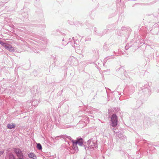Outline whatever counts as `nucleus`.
Wrapping results in <instances>:
<instances>
[{
  "mask_svg": "<svg viewBox=\"0 0 159 159\" xmlns=\"http://www.w3.org/2000/svg\"><path fill=\"white\" fill-rule=\"evenodd\" d=\"M117 116L115 114H113L111 118V125L113 127L116 126L117 123Z\"/></svg>",
  "mask_w": 159,
  "mask_h": 159,
  "instance_id": "f257e3e1",
  "label": "nucleus"
},
{
  "mask_svg": "<svg viewBox=\"0 0 159 159\" xmlns=\"http://www.w3.org/2000/svg\"><path fill=\"white\" fill-rule=\"evenodd\" d=\"M72 142L74 146H76L77 144L79 146H82L83 144V141L82 138L77 139L76 141L73 140H72Z\"/></svg>",
  "mask_w": 159,
  "mask_h": 159,
  "instance_id": "f03ea898",
  "label": "nucleus"
},
{
  "mask_svg": "<svg viewBox=\"0 0 159 159\" xmlns=\"http://www.w3.org/2000/svg\"><path fill=\"white\" fill-rule=\"evenodd\" d=\"M0 43L6 49L10 51H14V49L11 45L6 43Z\"/></svg>",
  "mask_w": 159,
  "mask_h": 159,
  "instance_id": "7ed1b4c3",
  "label": "nucleus"
},
{
  "mask_svg": "<svg viewBox=\"0 0 159 159\" xmlns=\"http://www.w3.org/2000/svg\"><path fill=\"white\" fill-rule=\"evenodd\" d=\"M14 151L18 157H22V156H23L22 151L20 149L15 148L14 149Z\"/></svg>",
  "mask_w": 159,
  "mask_h": 159,
  "instance_id": "20e7f679",
  "label": "nucleus"
},
{
  "mask_svg": "<svg viewBox=\"0 0 159 159\" xmlns=\"http://www.w3.org/2000/svg\"><path fill=\"white\" fill-rule=\"evenodd\" d=\"M16 126V125L15 124H14L13 123H11L10 124H8L7 125V127L8 128L11 129L12 128H14Z\"/></svg>",
  "mask_w": 159,
  "mask_h": 159,
  "instance_id": "39448f33",
  "label": "nucleus"
},
{
  "mask_svg": "<svg viewBox=\"0 0 159 159\" xmlns=\"http://www.w3.org/2000/svg\"><path fill=\"white\" fill-rule=\"evenodd\" d=\"M29 156L30 157L33 158L34 159H36L37 157L35 155L32 153H30L29 154Z\"/></svg>",
  "mask_w": 159,
  "mask_h": 159,
  "instance_id": "423d86ee",
  "label": "nucleus"
},
{
  "mask_svg": "<svg viewBox=\"0 0 159 159\" xmlns=\"http://www.w3.org/2000/svg\"><path fill=\"white\" fill-rule=\"evenodd\" d=\"M37 148L39 150L42 149V147L40 143H38L37 146Z\"/></svg>",
  "mask_w": 159,
  "mask_h": 159,
  "instance_id": "0eeeda50",
  "label": "nucleus"
},
{
  "mask_svg": "<svg viewBox=\"0 0 159 159\" xmlns=\"http://www.w3.org/2000/svg\"><path fill=\"white\" fill-rule=\"evenodd\" d=\"M4 152V150H2L1 151H0V156L2 155L3 153Z\"/></svg>",
  "mask_w": 159,
  "mask_h": 159,
  "instance_id": "6e6552de",
  "label": "nucleus"
},
{
  "mask_svg": "<svg viewBox=\"0 0 159 159\" xmlns=\"http://www.w3.org/2000/svg\"><path fill=\"white\" fill-rule=\"evenodd\" d=\"M19 159H23V156H22V157H18Z\"/></svg>",
  "mask_w": 159,
  "mask_h": 159,
  "instance_id": "1a4fd4ad",
  "label": "nucleus"
}]
</instances>
